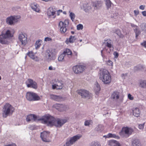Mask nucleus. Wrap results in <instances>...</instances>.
Here are the masks:
<instances>
[{"instance_id":"338daca9","label":"nucleus","mask_w":146,"mask_h":146,"mask_svg":"<svg viewBox=\"0 0 146 146\" xmlns=\"http://www.w3.org/2000/svg\"><path fill=\"white\" fill-rule=\"evenodd\" d=\"M139 29V28H138V27L137 26V28L135 27L133 28V30H134V31H135V29Z\"/></svg>"},{"instance_id":"f257e3e1","label":"nucleus","mask_w":146,"mask_h":146,"mask_svg":"<svg viewBox=\"0 0 146 146\" xmlns=\"http://www.w3.org/2000/svg\"><path fill=\"white\" fill-rule=\"evenodd\" d=\"M38 120L41 121L42 123L48 126L54 125L56 127H61L67 121L66 119L55 118L49 114L45 115Z\"/></svg>"},{"instance_id":"a19ab883","label":"nucleus","mask_w":146,"mask_h":146,"mask_svg":"<svg viewBox=\"0 0 146 146\" xmlns=\"http://www.w3.org/2000/svg\"><path fill=\"white\" fill-rule=\"evenodd\" d=\"M115 33L120 37H121L123 36V35L121 34L120 30L119 29H116Z\"/></svg>"},{"instance_id":"bf43d9fd","label":"nucleus","mask_w":146,"mask_h":146,"mask_svg":"<svg viewBox=\"0 0 146 146\" xmlns=\"http://www.w3.org/2000/svg\"><path fill=\"white\" fill-rule=\"evenodd\" d=\"M113 54L115 56V57L116 58H117L118 56V54L116 52H114L113 53Z\"/></svg>"},{"instance_id":"5701e85b","label":"nucleus","mask_w":146,"mask_h":146,"mask_svg":"<svg viewBox=\"0 0 146 146\" xmlns=\"http://www.w3.org/2000/svg\"><path fill=\"white\" fill-rule=\"evenodd\" d=\"M56 81V84L57 87V90H60L62 89V88L63 83L61 81H59L58 80H55V82Z\"/></svg>"},{"instance_id":"13d9d810","label":"nucleus","mask_w":146,"mask_h":146,"mask_svg":"<svg viewBox=\"0 0 146 146\" xmlns=\"http://www.w3.org/2000/svg\"><path fill=\"white\" fill-rule=\"evenodd\" d=\"M87 5H88L87 8H86L84 7V10H86L87 9L88 11L90 10L91 9V7L89 6V5L88 4H87Z\"/></svg>"},{"instance_id":"e433bc0d","label":"nucleus","mask_w":146,"mask_h":146,"mask_svg":"<svg viewBox=\"0 0 146 146\" xmlns=\"http://www.w3.org/2000/svg\"><path fill=\"white\" fill-rule=\"evenodd\" d=\"M93 121L91 120H86L84 125L86 126H89L90 125H92Z\"/></svg>"},{"instance_id":"c03bdc74","label":"nucleus","mask_w":146,"mask_h":146,"mask_svg":"<svg viewBox=\"0 0 146 146\" xmlns=\"http://www.w3.org/2000/svg\"><path fill=\"white\" fill-rule=\"evenodd\" d=\"M26 120L27 122H29L30 121H33L32 114L29 115L27 116Z\"/></svg>"},{"instance_id":"a18cd8bd","label":"nucleus","mask_w":146,"mask_h":146,"mask_svg":"<svg viewBox=\"0 0 146 146\" xmlns=\"http://www.w3.org/2000/svg\"><path fill=\"white\" fill-rule=\"evenodd\" d=\"M89 146H101V145L98 142H93L90 144Z\"/></svg>"},{"instance_id":"79ce46f5","label":"nucleus","mask_w":146,"mask_h":146,"mask_svg":"<svg viewBox=\"0 0 146 146\" xmlns=\"http://www.w3.org/2000/svg\"><path fill=\"white\" fill-rule=\"evenodd\" d=\"M41 41V40H38L36 41L35 44V46L36 48H39L41 45L40 42Z\"/></svg>"},{"instance_id":"774afa93","label":"nucleus","mask_w":146,"mask_h":146,"mask_svg":"<svg viewBox=\"0 0 146 146\" xmlns=\"http://www.w3.org/2000/svg\"><path fill=\"white\" fill-rule=\"evenodd\" d=\"M58 11L59 13L62 12V10H59Z\"/></svg>"},{"instance_id":"0eeeda50","label":"nucleus","mask_w":146,"mask_h":146,"mask_svg":"<svg viewBox=\"0 0 146 146\" xmlns=\"http://www.w3.org/2000/svg\"><path fill=\"white\" fill-rule=\"evenodd\" d=\"M25 84L28 88L36 89L38 88L36 82L31 79L29 78L27 80Z\"/></svg>"},{"instance_id":"864d4df0","label":"nucleus","mask_w":146,"mask_h":146,"mask_svg":"<svg viewBox=\"0 0 146 146\" xmlns=\"http://www.w3.org/2000/svg\"><path fill=\"white\" fill-rule=\"evenodd\" d=\"M134 15L135 16H136L137 15H138L139 13V11L137 10H134Z\"/></svg>"},{"instance_id":"aec40b11","label":"nucleus","mask_w":146,"mask_h":146,"mask_svg":"<svg viewBox=\"0 0 146 146\" xmlns=\"http://www.w3.org/2000/svg\"><path fill=\"white\" fill-rule=\"evenodd\" d=\"M55 12L56 11L53 10L52 8H50L47 12V15L49 17L52 16L53 18H54L55 17Z\"/></svg>"},{"instance_id":"f8f14e48","label":"nucleus","mask_w":146,"mask_h":146,"mask_svg":"<svg viewBox=\"0 0 146 146\" xmlns=\"http://www.w3.org/2000/svg\"><path fill=\"white\" fill-rule=\"evenodd\" d=\"M19 39L21 42L22 45L24 46L27 43V38L25 36V34L22 33L19 34Z\"/></svg>"},{"instance_id":"bb28decb","label":"nucleus","mask_w":146,"mask_h":146,"mask_svg":"<svg viewBox=\"0 0 146 146\" xmlns=\"http://www.w3.org/2000/svg\"><path fill=\"white\" fill-rule=\"evenodd\" d=\"M105 43L106 46L109 48H111L112 46V42L110 39L105 40Z\"/></svg>"},{"instance_id":"09e8293b","label":"nucleus","mask_w":146,"mask_h":146,"mask_svg":"<svg viewBox=\"0 0 146 146\" xmlns=\"http://www.w3.org/2000/svg\"><path fill=\"white\" fill-rule=\"evenodd\" d=\"M145 125V123H143L142 124H139L138 128L141 130H143V129Z\"/></svg>"},{"instance_id":"f3484780","label":"nucleus","mask_w":146,"mask_h":146,"mask_svg":"<svg viewBox=\"0 0 146 146\" xmlns=\"http://www.w3.org/2000/svg\"><path fill=\"white\" fill-rule=\"evenodd\" d=\"M108 144L110 146H121L118 141L113 139L109 140Z\"/></svg>"},{"instance_id":"ddd939ff","label":"nucleus","mask_w":146,"mask_h":146,"mask_svg":"<svg viewBox=\"0 0 146 146\" xmlns=\"http://www.w3.org/2000/svg\"><path fill=\"white\" fill-rule=\"evenodd\" d=\"M78 93L83 98H85L89 96V92L86 90L81 89L78 90Z\"/></svg>"},{"instance_id":"72a5a7b5","label":"nucleus","mask_w":146,"mask_h":146,"mask_svg":"<svg viewBox=\"0 0 146 146\" xmlns=\"http://www.w3.org/2000/svg\"><path fill=\"white\" fill-rule=\"evenodd\" d=\"M145 68L144 66L141 64H139L137 66L134 67V69L135 70H142Z\"/></svg>"},{"instance_id":"603ef678","label":"nucleus","mask_w":146,"mask_h":146,"mask_svg":"<svg viewBox=\"0 0 146 146\" xmlns=\"http://www.w3.org/2000/svg\"><path fill=\"white\" fill-rule=\"evenodd\" d=\"M107 64L109 66H111L113 64V62L110 60H108L107 62Z\"/></svg>"},{"instance_id":"58836bf2","label":"nucleus","mask_w":146,"mask_h":146,"mask_svg":"<svg viewBox=\"0 0 146 146\" xmlns=\"http://www.w3.org/2000/svg\"><path fill=\"white\" fill-rule=\"evenodd\" d=\"M105 2L106 5L108 9L111 7V3L110 0H106Z\"/></svg>"},{"instance_id":"69168bd1","label":"nucleus","mask_w":146,"mask_h":146,"mask_svg":"<svg viewBox=\"0 0 146 146\" xmlns=\"http://www.w3.org/2000/svg\"><path fill=\"white\" fill-rule=\"evenodd\" d=\"M131 27H133V28L135 27H136V28L137 27V26L134 25L133 24L131 23Z\"/></svg>"},{"instance_id":"4468645a","label":"nucleus","mask_w":146,"mask_h":146,"mask_svg":"<svg viewBox=\"0 0 146 146\" xmlns=\"http://www.w3.org/2000/svg\"><path fill=\"white\" fill-rule=\"evenodd\" d=\"M59 26L60 27V31L61 33H64L66 31L67 25L66 23H65L64 22L61 21H60L59 23Z\"/></svg>"},{"instance_id":"9d476101","label":"nucleus","mask_w":146,"mask_h":146,"mask_svg":"<svg viewBox=\"0 0 146 146\" xmlns=\"http://www.w3.org/2000/svg\"><path fill=\"white\" fill-rule=\"evenodd\" d=\"M46 58L48 61L54 60L55 58L54 53L52 51L48 50L46 51Z\"/></svg>"},{"instance_id":"dca6fc26","label":"nucleus","mask_w":146,"mask_h":146,"mask_svg":"<svg viewBox=\"0 0 146 146\" xmlns=\"http://www.w3.org/2000/svg\"><path fill=\"white\" fill-rule=\"evenodd\" d=\"M31 7L32 9L37 12H39L40 9L38 5L36 3H33L31 5Z\"/></svg>"},{"instance_id":"412c9836","label":"nucleus","mask_w":146,"mask_h":146,"mask_svg":"<svg viewBox=\"0 0 146 146\" xmlns=\"http://www.w3.org/2000/svg\"><path fill=\"white\" fill-rule=\"evenodd\" d=\"M27 54L31 58L34 60L35 61L37 62L39 61V59L37 56H35L33 52L32 51L29 52L27 53Z\"/></svg>"},{"instance_id":"4d7b16f0","label":"nucleus","mask_w":146,"mask_h":146,"mask_svg":"<svg viewBox=\"0 0 146 146\" xmlns=\"http://www.w3.org/2000/svg\"><path fill=\"white\" fill-rule=\"evenodd\" d=\"M44 40L46 41H50L52 40V39L51 38L46 37L45 38Z\"/></svg>"},{"instance_id":"f704fd0d","label":"nucleus","mask_w":146,"mask_h":146,"mask_svg":"<svg viewBox=\"0 0 146 146\" xmlns=\"http://www.w3.org/2000/svg\"><path fill=\"white\" fill-rule=\"evenodd\" d=\"M140 86L143 88L146 87V80H141L140 82Z\"/></svg>"},{"instance_id":"9b49d317","label":"nucleus","mask_w":146,"mask_h":146,"mask_svg":"<svg viewBox=\"0 0 146 146\" xmlns=\"http://www.w3.org/2000/svg\"><path fill=\"white\" fill-rule=\"evenodd\" d=\"M56 108L57 110L60 111H66L68 109L67 105L63 104H56Z\"/></svg>"},{"instance_id":"b1692460","label":"nucleus","mask_w":146,"mask_h":146,"mask_svg":"<svg viewBox=\"0 0 146 146\" xmlns=\"http://www.w3.org/2000/svg\"><path fill=\"white\" fill-rule=\"evenodd\" d=\"M133 114L136 117H138L139 116L140 111L138 108H133Z\"/></svg>"},{"instance_id":"49530a36","label":"nucleus","mask_w":146,"mask_h":146,"mask_svg":"<svg viewBox=\"0 0 146 146\" xmlns=\"http://www.w3.org/2000/svg\"><path fill=\"white\" fill-rule=\"evenodd\" d=\"M83 29V25L81 24H79L77 26V29L78 30H82Z\"/></svg>"},{"instance_id":"37998d69","label":"nucleus","mask_w":146,"mask_h":146,"mask_svg":"<svg viewBox=\"0 0 146 146\" xmlns=\"http://www.w3.org/2000/svg\"><path fill=\"white\" fill-rule=\"evenodd\" d=\"M141 29L145 32H146V23L141 24Z\"/></svg>"},{"instance_id":"2eb2a0df","label":"nucleus","mask_w":146,"mask_h":146,"mask_svg":"<svg viewBox=\"0 0 146 146\" xmlns=\"http://www.w3.org/2000/svg\"><path fill=\"white\" fill-rule=\"evenodd\" d=\"M7 39L4 36V35L1 34L0 35V43L2 44H7L8 43V41Z\"/></svg>"},{"instance_id":"c756f323","label":"nucleus","mask_w":146,"mask_h":146,"mask_svg":"<svg viewBox=\"0 0 146 146\" xmlns=\"http://www.w3.org/2000/svg\"><path fill=\"white\" fill-rule=\"evenodd\" d=\"M65 55L63 53L59 56L58 60L60 62H63L65 61Z\"/></svg>"},{"instance_id":"4be33fe9","label":"nucleus","mask_w":146,"mask_h":146,"mask_svg":"<svg viewBox=\"0 0 146 146\" xmlns=\"http://www.w3.org/2000/svg\"><path fill=\"white\" fill-rule=\"evenodd\" d=\"M102 2L100 1H96L93 3V5L95 9H98L102 6Z\"/></svg>"},{"instance_id":"6ab92c4d","label":"nucleus","mask_w":146,"mask_h":146,"mask_svg":"<svg viewBox=\"0 0 146 146\" xmlns=\"http://www.w3.org/2000/svg\"><path fill=\"white\" fill-rule=\"evenodd\" d=\"M111 98L113 101H116L119 98V93L117 91L114 92L112 94Z\"/></svg>"},{"instance_id":"680f3d73","label":"nucleus","mask_w":146,"mask_h":146,"mask_svg":"<svg viewBox=\"0 0 146 146\" xmlns=\"http://www.w3.org/2000/svg\"><path fill=\"white\" fill-rule=\"evenodd\" d=\"M141 13L143 16L146 17V11H143Z\"/></svg>"},{"instance_id":"de8ad7c7","label":"nucleus","mask_w":146,"mask_h":146,"mask_svg":"<svg viewBox=\"0 0 146 146\" xmlns=\"http://www.w3.org/2000/svg\"><path fill=\"white\" fill-rule=\"evenodd\" d=\"M105 49H104L103 50H101V56L103 58V59L105 58H107V56H106L103 53V51Z\"/></svg>"},{"instance_id":"1a4fd4ad","label":"nucleus","mask_w":146,"mask_h":146,"mask_svg":"<svg viewBox=\"0 0 146 146\" xmlns=\"http://www.w3.org/2000/svg\"><path fill=\"white\" fill-rule=\"evenodd\" d=\"M133 131L132 129L129 128L128 127H123L121 131L119 132V134L121 136H122L124 134L126 135H130L131 134Z\"/></svg>"},{"instance_id":"7c9ffc66","label":"nucleus","mask_w":146,"mask_h":146,"mask_svg":"<svg viewBox=\"0 0 146 146\" xmlns=\"http://www.w3.org/2000/svg\"><path fill=\"white\" fill-rule=\"evenodd\" d=\"M131 146H141V145L139 140H135L132 142Z\"/></svg>"},{"instance_id":"f03ea898","label":"nucleus","mask_w":146,"mask_h":146,"mask_svg":"<svg viewBox=\"0 0 146 146\" xmlns=\"http://www.w3.org/2000/svg\"><path fill=\"white\" fill-rule=\"evenodd\" d=\"M14 108L8 103H6L3 108V116L4 118L7 117L12 114L14 111Z\"/></svg>"},{"instance_id":"e2e57ef3","label":"nucleus","mask_w":146,"mask_h":146,"mask_svg":"<svg viewBox=\"0 0 146 146\" xmlns=\"http://www.w3.org/2000/svg\"><path fill=\"white\" fill-rule=\"evenodd\" d=\"M55 68H53V67L52 66H50L48 68V69L50 70H55Z\"/></svg>"},{"instance_id":"393cba45","label":"nucleus","mask_w":146,"mask_h":146,"mask_svg":"<svg viewBox=\"0 0 146 146\" xmlns=\"http://www.w3.org/2000/svg\"><path fill=\"white\" fill-rule=\"evenodd\" d=\"M104 137L108 138H113L117 139H119L120 138V137L119 136L111 133H109L107 135L104 136Z\"/></svg>"},{"instance_id":"39448f33","label":"nucleus","mask_w":146,"mask_h":146,"mask_svg":"<svg viewBox=\"0 0 146 146\" xmlns=\"http://www.w3.org/2000/svg\"><path fill=\"white\" fill-rule=\"evenodd\" d=\"M20 17V16L15 15L8 17L6 18V23L9 25H14L18 21Z\"/></svg>"},{"instance_id":"ea45409f","label":"nucleus","mask_w":146,"mask_h":146,"mask_svg":"<svg viewBox=\"0 0 146 146\" xmlns=\"http://www.w3.org/2000/svg\"><path fill=\"white\" fill-rule=\"evenodd\" d=\"M135 34V38L137 39L138 36L140 35L141 33V31L139 29H135L134 31Z\"/></svg>"},{"instance_id":"4c0bfd02","label":"nucleus","mask_w":146,"mask_h":146,"mask_svg":"<svg viewBox=\"0 0 146 146\" xmlns=\"http://www.w3.org/2000/svg\"><path fill=\"white\" fill-rule=\"evenodd\" d=\"M104 129V126L102 125H99L96 128V130L99 131L101 132Z\"/></svg>"},{"instance_id":"6e6552de","label":"nucleus","mask_w":146,"mask_h":146,"mask_svg":"<svg viewBox=\"0 0 146 146\" xmlns=\"http://www.w3.org/2000/svg\"><path fill=\"white\" fill-rule=\"evenodd\" d=\"M49 135V132L44 131L41 133L40 136L43 141L48 142L50 141Z\"/></svg>"},{"instance_id":"a878e982","label":"nucleus","mask_w":146,"mask_h":146,"mask_svg":"<svg viewBox=\"0 0 146 146\" xmlns=\"http://www.w3.org/2000/svg\"><path fill=\"white\" fill-rule=\"evenodd\" d=\"M76 39L75 37L74 36L71 35L68 39H66L65 42L67 44H68L69 42L71 43H73L75 40Z\"/></svg>"},{"instance_id":"6e6d98bb","label":"nucleus","mask_w":146,"mask_h":146,"mask_svg":"<svg viewBox=\"0 0 146 146\" xmlns=\"http://www.w3.org/2000/svg\"><path fill=\"white\" fill-rule=\"evenodd\" d=\"M142 46H143L145 48H146V41H144L141 44Z\"/></svg>"},{"instance_id":"a211bd4d","label":"nucleus","mask_w":146,"mask_h":146,"mask_svg":"<svg viewBox=\"0 0 146 146\" xmlns=\"http://www.w3.org/2000/svg\"><path fill=\"white\" fill-rule=\"evenodd\" d=\"M50 98L55 101L58 102L61 101L63 100V98L62 96L54 94L51 95Z\"/></svg>"},{"instance_id":"052dcab7","label":"nucleus","mask_w":146,"mask_h":146,"mask_svg":"<svg viewBox=\"0 0 146 146\" xmlns=\"http://www.w3.org/2000/svg\"><path fill=\"white\" fill-rule=\"evenodd\" d=\"M57 87L56 84H54L52 86V88L53 89H57Z\"/></svg>"},{"instance_id":"c9c22d12","label":"nucleus","mask_w":146,"mask_h":146,"mask_svg":"<svg viewBox=\"0 0 146 146\" xmlns=\"http://www.w3.org/2000/svg\"><path fill=\"white\" fill-rule=\"evenodd\" d=\"M70 13L69 16L72 21H74L75 17V15L74 13L70 11H69Z\"/></svg>"},{"instance_id":"c85d7f7f","label":"nucleus","mask_w":146,"mask_h":146,"mask_svg":"<svg viewBox=\"0 0 146 146\" xmlns=\"http://www.w3.org/2000/svg\"><path fill=\"white\" fill-rule=\"evenodd\" d=\"M65 56L67 55L69 57H70L71 56V55L72 54V52L69 49H66L63 52Z\"/></svg>"},{"instance_id":"cd10ccee","label":"nucleus","mask_w":146,"mask_h":146,"mask_svg":"<svg viewBox=\"0 0 146 146\" xmlns=\"http://www.w3.org/2000/svg\"><path fill=\"white\" fill-rule=\"evenodd\" d=\"M1 34H3L5 37L8 39L9 38L12 36V35L11 33V32L9 30H7L5 33L2 32Z\"/></svg>"},{"instance_id":"0e129e2a","label":"nucleus","mask_w":146,"mask_h":146,"mask_svg":"<svg viewBox=\"0 0 146 146\" xmlns=\"http://www.w3.org/2000/svg\"><path fill=\"white\" fill-rule=\"evenodd\" d=\"M6 146H16V145L15 143H12L11 144L7 145Z\"/></svg>"},{"instance_id":"5fc2aeb1","label":"nucleus","mask_w":146,"mask_h":146,"mask_svg":"<svg viewBox=\"0 0 146 146\" xmlns=\"http://www.w3.org/2000/svg\"><path fill=\"white\" fill-rule=\"evenodd\" d=\"M145 5H142L139 7V8L141 10H143L145 9Z\"/></svg>"},{"instance_id":"423d86ee","label":"nucleus","mask_w":146,"mask_h":146,"mask_svg":"<svg viewBox=\"0 0 146 146\" xmlns=\"http://www.w3.org/2000/svg\"><path fill=\"white\" fill-rule=\"evenodd\" d=\"M86 68L85 65H77L73 67L72 70L74 73L79 74L82 73Z\"/></svg>"},{"instance_id":"8fccbe9b","label":"nucleus","mask_w":146,"mask_h":146,"mask_svg":"<svg viewBox=\"0 0 146 146\" xmlns=\"http://www.w3.org/2000/svg\"><path fill=\"white\" fill-rule=\"evenodd\" d=\"M32 118L33 121H36L37 120V116L35 115L32 114Z\"/></svg>"},{"instance_id":"2f4dec72","label":"nucleus","mask_w":146,"mask_h":146,"mask_svg":"<svg viewBox=\"0 0 146 146\" xmlns=\"http://www.w3.org/2000/svg\"><path fill=\"white\" fill-rule=\"evenodd\" d=\"M100 85L98 83L97 84L95 88V90L96 94H98L100 90Z\"/></svg>"},{"instance_id":"3c124183","label":"nucleus","mask_w":146,"mask_h":146,"mask_svg":"<svg viewBox=\"0 0 146 146\" xmlns=\"http://www.w3.org/2000/svg\"><path fill=\"white\" fill-rule=\"evenodd\" d=\"M128 98L130 100H132L133 99V97L132 96V95L130 94H129L128 95Z\"/></svg>"},{"instance_id":"20e7f679","label":"nucleus","mask_w":146,"mask_h":146,"mask_svg":"<svg viewBox=\"0 0 146 146\" xmlns=\"http://www.w3.org/2000/svg\"><path fill=\"white\" fill-rule=\"evenodd\" d=\"M26 98L28 100L30 101H38L40 99V97L37 94L32 92H27Z\"/></svg>"},{"instance_id":"7ed1b4c3","label":"nucleus","mask_w":146,"mask_h":146,"mask_svg":"<svg viewBox=\"0 0 146 146\" xmlns=\"http://www.w3.org/2000/svg\"><path fill=\"white\" fill-rule=\"evenodd\" d=\"M100 79L104 84H108L111 81V77L109 72L106 70H104L100 75Z\"/></svg>"},{"instance_id":"473e14b6","label":"nucleus","mask_w":146,"mask_h":146,"mask_svg":"<svg viewBox=\"0 0 146 146\" xmlns=\"http://www.w3.org/2000/svg\"><path fill=\"white\" fill-rule=\"evenodd\" d=\"M72 59L74 60H76L77 59L78 57V53L75 51H74L73 53H72L71 56Z\"/></svg>"}]
</instances>
